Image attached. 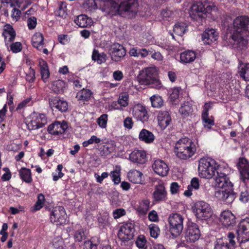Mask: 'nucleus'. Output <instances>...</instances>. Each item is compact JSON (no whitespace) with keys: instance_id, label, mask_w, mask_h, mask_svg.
I'll return each instance as SVG.
<instances>
[{"instance_id":"2","label":"nucleus","mask_w":249,"mask_h":249,"mask_svg":"<svg viewBox=\"0 0 249 249\" xmlns=\"http://www.w3.org/2000/svg\"><path fill=\"white\" fill-rule=\"evenodd\" d=\"M233 187L232 184L231 188L228 187L225 190L216 191L215 196L227 204L231 203L236 197H238L239 200L244 203L249 200V189L245 185H239L235 191Z\"/></svg>"},{"instance_id":"60","label":"nucleus","mask_w":249,"mask_h":249,"mask_svg":"<svg viewBox=\"0 0 249 249\" xmlns=\"http://www.w3.org/2000/svg\"><path fill=\"white\" fill-rule=\"evenodd\" d=\"M37 24V19L35 17H31L27 19V26L29 30L35 29Z\"/></svg>"},{"instance_id":"32","label":"nucleus","mask_w":249,"mask_h":249,"mask_svg":"<svg viewBox=\"0 0 249 249\" xmlns=\"http://www.w3.org/2000/svg\"><path fill=\"white\" fill-rule=\"evenodd\" d=\"M32 45L39 51H41L44 45V37L40 33H35L32 38Z\"/></svg>"},{"instance_id":"6","label":"nucleus","mask_w":249,"mask_h":249,"mask_svg":"<svg viewBox=\"0 0 249 249\" xmlns=\"http://www.w3.org/2000/svg\"><path fill=\"white\" fill-rule=\"evenodd\" d=\"M216 161L210 157H203L199 160L198 167L199 176L204 178L210 179L215 176Z\"/></svg>"},{"instance_id":"45","label":"nucleus","mask_w":249,"mask_h":249,"mask_svg":"<svg viewBox=\"0 0 249 249\" xmlns=\"http://www.w3.org/2000/svg\"><path fill=\"white\" fill-rule=\"evenodd\" d=\"M65 82L61 80L54 81L52 84V89L56 93H60L63 92L65 88Z\"/></svg>"},{"instance_id":"47","label":"nucleus","mask_w":249,"mask_h":249,"mask_svg":"<svg viewBox=\"0 0 249 249\" xmlns=\"http://www.w3.org/2000/svg\"><path fill=\"white\" fill-rule=\"evenodd\" d=\"M56 16L62 18H66L67 16V6L65 2H61L59 5L58 9L55 12Z\"/></svg>"},{"instance_id":"12","label":"nucleus","mask_w":249,"mask_h":249,"mask_svg":"<svg viewBox=\"0 0 249 249\" xmlns=\"http://www.w3.org/2000/svg\"><path fill=\"white\" fill-rule=\"evenodd\" d=\"M201 235L198 225L195 222L188 221L184 237L187 242L195 243L197 241Z\"/></svg>"},{"instance_id":"39","label":"nucleus","mask_w":249,"mask_h":249,"mask_svg":"<svg viewBox=\"0 0 249 249\" xmlns=\"http://www.w3.org/2000/svg\"><path fill=\"white\" fill-rule=\"evenodd\" d=\"M199 181L197 178H193L191 180V183L188 186L187 190L184 192V195L186 196H190L192 195L193 189L198 190L199 188Z\"/></svg>"},{"instance_id":"53","label":"nucleus","mask_w":249,"mask_h":249,"mask_svg":"<svg viewBox=\"0 0 249 249\" xmlns=\"http://www.w3.org/2000/svg\"><path fill=\"white\" fill-rule=\"evenodd\" d=\"M101 139L98 138L96 136L92 135L89 140L84 141L82 144L83 146L87 147L89 145L93 143L98 144L101 142Z\"/></svg>"},{"instance_id":"34","label":"nucleus","mask_w":249,"mask_h":249,"mask_svg":"<svg viewBox=\"0 0 249 249\" xmlns=\"http://www.w3.org/2000/svg\"><path fill=\"white\" fill-rule=\"evenodd\" d=\"M196 58V53L191 50L185 51L180 54V62L183 64L191 63Z\"/></svg>"},{"instance_id":"41","label":"nucleus","mask_w":249,"mask_h":249,"mask_svg":"<svg viewBox=\"0 0 249 249\" xmlns=\"http://www.w3.org/2000/svg\"><path fill=\"white\" fill-rule=\"evenodd\" d=\"M150 201L148 199H143L139 204L136 209L138 214L145 215L146 214L150 208Z\"/></svg>"},{"instance_id":"57","label":"nucleus","mask_w":249,"mask_h":249,"mask_svg":"<svg viewBox=\"0 0 249 249\" xmlns=\"http://www.w3.org/2000/svg\"><path fill=\"white\" fill-rule=\"evenodd\" d=\"M107 115L106 114H102L97 120L98 125L103 128L107 127Z\"/></svg>"},{"instance_id":"50","label":"nucleus","mask_w":249,"mask_h":249,"mask_svg":"<svg viewBox=\"0 0 249 249\" xmlns=\"http://www.w3.org/2000/svg\"><path fill=\"white\" fill-rule=\"evenodd\" d=\"M32 115L34 118H36V122L39 123V126L41 128L47 123V118L44 114L34 113Z\"/></svg>"},{"instance_id":"14","label":"nucleus","mask_w":249,"mask_h":249,"mask_svg":"<svg viewBox=\"0 0 249 249\" xmlns=\"http://www.w3.org/2000/svg\"><path fill=\"white\" fill-rule=\"evenodd\" d=\"M235 239V234L230 232L227 237H223L216 240L214 249H234L236 247Z\"/></svg>"},{"instance_id":"3","label":"nucleus","mask_w":249,"mask_h":249,"mask_svg":"<svg viewBox=\"0 0 249 249\" xmlns=\"http://www.w3.org/2000/svg\"><path fill=\"white\" fill-rule=\"evenodd\" d=\"M197 145L196 142L188 138H182L176 143L175 152L178 158L187 160L195 155Z\"/></svg>"},{"instance_id":"16","label":"nucleus","mask_w":249,"mask_h":249,"mask_svg":"<svg viewBox=\"0 0 249 249\" xmlns=\"http://www.w3.org/2000/svg\"><path fill=\"white\" fill-rule=\"evenodd\" d=\"M103 2V10L111 18L117 15L121 17L120 4L114 0H101Z\"/></svg>"},{"instance_id":"13","label":"nucleus","mask_w":249,"mask_h":249,"mask_svg":"<svg viewBox=\"0 0 249 249\" xmlns=\"http://www.w3.org/2000/svg\"><path fill=\"white\" fill-rule=\"evenodd\" d=\"M67 217L66 211L62 206H55L53 211L50 213V221L56 225L65 224Z\"/></svg>"},{"instance_id":"61","label":"nucleus","mask_w":249,"mask_h":249,"mask_svg":"<svg viewBox=\"0 0 249 249\" xmlns=\"http://www.w3.org/2000/svg\"><path fill=\"white\" fill-rule=\"evenodd\" d=\"M173 13L172 11L168 9H163L161 11L160 15L164 20H169V18H171Z\"/></svg>"},{"instance_id":"33","label":"nucleus","mask_w":249,"mask_h":249,"mask_svg":"<svg viewBox=\"0 0 249 249\" xmlns=\"http://www.w3.org/2000/svg\"><path fill=\"white\" fill-rule=\"evenodd\" d=\"M127 177L130 182L133 183L140 184L142 183V181L143 174L137 170L132 169L128 173Z\"/></svg>"},{"instance_id":"42","label":"nucleus","mask_w":249,"mask_h":249,"mask_svg":"<svg viewBox=\"0 0 249 249\" xmlns=\"http://www.w3.org/2000/svg\"><path fill=\"white\" fill-rule=\"evenodd\" d=\"M45 202V198L44 195L42 193L39 194L37 195V201L34 205L31 207V211L33 213H35L39 211L43 207Z\"/></svg>"},{"instance_id":"51","label":"nucleus","mask_w":249,"mask_h":249,"mask_svg":"<svg viewBox=\"0 0 249 249\" xmlns=\"http://www.w3.org/2000/svg\"><path fill=\"white\" fill-rule=\"evenodd\" d=\"M36 118H34L33 115H31V118L30 121L26 123L27 128L30 130H36L41 128L39 125V123L36 122Z\"/></svg>"},{"instance_id":"26","label":"nucleus","mask_w":249,"mask_h":249,"mask_svg":"<svg viewBox=\"0 0 249 249\" xmlns=\"http://www.w3.org/2000/svg\"><path fill=\"white\" fill-rule=\"evenodd\" d=\"M217 34L215 29H207L202 34V40L205 44H211L217 39Z\"/></svg>"},{"instance_id":"30","label":"nucleus","mask_w":249,"mask_h":249,"mask_svg":"<svg viewBox=\"0 0 249 249\" xmlns=\"http://www.w3.org/2000/svg\"><path fill=\"white\" fill-rule=\"evenodd\" d=\"M139 138L141 141L149 144L154 142L155 137L152 132L143 128L139 133Z\"/></svg>"},{"instance_id":"64","label":"nucleus","mask_w":249,"mask_h":249,"mask_svg":"<svg viewBox=\"0 0 249 249\" xmlns=\"http://www.w3.org/2000/svg\"><path fill=\"white\" fill-rule=\"evenodd\" d=\"M148 219L150 221L153 222H157L159 221V216L155 210H152L148 214Z\"/></svg>"},{"instance_id":"10","label":"nucleus","mask_w":249,"mask_h":249,"mask_svg":"<svg viewBox=\"0 0 249 249\" xmlns=\"http://www.w3.org/2000/svg\"><path fill=\"white\" fill-rule=\"evenodd\" d=\"M156 71L152 67L146 68L138 76V79L139 83L142 85H150L155 84L157 87H160V83L155 77Z\"/></svg>"},{"instance_id":"36","label":"nucleus","mask_w":249,"mask_h":249,"mask_svg":"<svg viewBox=\"0 0 249 249\" xmlns=\"http://www.w3.org/2000/svg\"><path fill=\"white\" fill-rule=\"evenodd\" d=\"M91 58L97 64H102L106 61L107 55L105 53H100L98 50L94 49L92 53Z\"/></svg>"},{"instance_id":"35","label":"nucleus","mask_w":249,"mask_h":249,"mask_svg":"<svg viewBox=\"0 0 249 249\" xmlns=\"http://www.w3.org/2000/svg\"><path fill=\"white\" fill-rule=\"evenodd\" d=\"M20 178L22 181L27 183H30L33 181L31 171L26 167H22L18 171Z\"/></svg>"},{"instance_id":"31","label":"nucleus","mask_w":249,"mask_h":249,"mask_svg":"<svg viewBox=\"0 0 249 249\" xmlns=\"http://www.w3.org/2000/svg\"><path fill=\"white\" fill-rule=\"evenodd\" d=\"M73 233L75 242H81L86 239V230L80 225L75 226Z\"/></svg>"},{"instance_id":"28","label":"nucleus","mask_w":249,"mask_h":249,"mask_svg":"<svg viewBox=\"0 0 249 249\" xmlns=\"http://www.w3.org/2000/svg\"><path fill=\"white\" fill-rule=\"evenodd\" d=\"M2 35L4 37L5 42L6 43L14 41L16 34L13 26L9 24H6L4 26Z\"/></svg>"},{"instance_id":"21","label":"nucleus","mask_w":249,"mask_h":249,"mask_svg":"<svg viewBox=\"0 0 249 249\" xmlns=\"http://www.w3.org/2000/svg\"><path fill=\"white\" fill-rule=\"evenodd\" d=\"M49 105L52 110L65 112L68 109V104L58 97H52L49 99Z\"/></svg>"},{"instance_id":"1","label":"nucleus","mask_w":249,"mask_h":249,"mask_svg":"<svg viewBox=\"0 0 249 249\" xmlns=\"http://www.w3.org/2000/svg\"><path fill=\"white\" fill-rule=\"evenodd\" d=\"M228 33L230 34L229 41L231 44H238L249 37V17L240 16L234 18L228 25Z\"/></svg>"},{"instance_id":"11","label":"nucleus","mask_w":249,"mask_h":249,"mask_svg":"<svg viewBox=\"0 0 249 249\" xmlns=\"http://www.w3.org/2000/svg\"><path fill=\"white\" fill-rule=\"evenodd\" d=\"M193 211L197 218L200 220L209 219L213 213L212 209L210 204L203 201L196 202Z\"/></svg>"},{"instance_id":"44","label":"nucleus","mask_w":249,"mask_h":249,"mask_svg":"<svg viewBox=\"0 0 249 249\" xmlns=\"http://www.w3.org/2000/svg\"><path fill=\"white\" fill-rule=\"evenodd\" d=\"M239 73L241 77L245 81H249V63L240 64Z\"/></svg>"},{"instance_id":"52","label":"nucleus","mask_w":249,"mask_h":249,"mask_svg":"<svg viewBox=\"0 0 249 249\" xmlns=\"http://www.w3.org/2000/svg\"><path fill=\"white\" fill-rule=\"evenodd\" d=\"M148 228L150 236L154 238H158L160 232L159 226L155 224H151L149 225Z\"/></svg>"},{"instance_id":"25","label":"nucleus","mask_w":249,"mask_h":249,"mask_svg":"<svg viewBox=\"0 0 249 249\" xmlns=\"http://www.w3.org/2000/svg\"><path fill=\"white\" fill-rule=\"evenodd\" d=\"M167 192L163 183H160L156 185L153 193L154 201L159 202L164 201L166 199Z\"/></svg>"},{"instance_id":"24","label":"nucleus","mask_w":249,"mask_h":249,"mask_svg":"<svg viewBox=\"0 0 249 249\" xmlns=\"http://www.w3.org/2000/svg\"><path fill=\"white\" fill-rule=\"evenodd\" d=\"M152 168L157 174L161 177L166 176L169 171L167 164L161 160H156L152 165Z\"/></svg>"},{"instance_id":"37","label":"nucleus","mask_w":249,"mask_h":249,"mask_svg":"<svg viewBox=\"0 0 249 249\" xmlns=\"http://www.w3.org/2000/svg\"><path fill=\"white\" fill-rule=\"evenodd\" d=\"M92 94L93 92L90 89L83 88L77 93L76 97L78 100L87 102L90 99Z\"/></svg>"},{"instance_id":"22","label":"nucleus","mask_w":249,"mask_h":249,"mask_svg":"<svg viewBox=\"0 0 249 249\" xmlns=\"http://www.w3.org/2000/svg\"><path fill=\"white\" fill-rule=\"evenodd\" d=\"M133 115L137 120L143 123L148 121L149 117L145 107L140 104H137L134 107Z\"/></svg>"},{"instance_id":"58","label":"nucleus","mask_w":249,"mask_h":249,"mask_svg":"<svg viewBox=\"0 0 249 249\" xmlns=\"http://www.w3.org/2000/svg\"><path fill=\"white\" fill-rule=\"evenodd\" d=\"M10 49L14 53H19L22 50V44L20 42L13 43L10 45Z\"/></svg>"},{"instance_id":"19","label":"nucleus","mask_w":249,"mask_h":249,"mask_svg":"<svg viewBox=\"0 0 249 249\" xmlns=\"http://www.w3.org/2000/svg\"><path fill=\"white\" fill-rule=\"evenodd\" d=\"M112 60L115 62L121 61L126 54V51L124 46L119 43H114L109 50Z\"/></svg>"},{"instance_id":"20","label":"nucleus","mask_w":249,"mask_h":249,"mask_svg":"<svg viewBox=\"0 0 249 249\" xmlns=\"http://www.w3.org/2000/svg\"><path fill=\"white\" fill-rule=\"evenodd\" d=\"M241 179L246 183L249 181V162L244 158H240L237 164Z\"/></svg>"},{"instance_id":"18","label":"nucleus","mask_w":249,"mask_h":249,"mask_svg":"<svg viewBox=\"0 0 249 249\" xmlns=\"http://www.w3.org/2000/svg\"><path fill=\"white\" fill-rule=\"evenodd\" d=\"M68 124L65 121H54L50 124L47 128L48 133L52 135L63 134L68 128Z\"/></svg>"},{"instance_id":"7","label":"nucleus","mask_w":249,"mask_h":249,"mask_svg":"<svg viewBox=\"0 0 249 249\" xmlns=\"http://www.w3.org/2000/svg\"><path fill=\"white\" fill-rule=\"evenodd\" d=\"M215 180L217 186L221 189L220 190H225L227 188H231L232 184L230 180L228 175L229 170L227 165H220L216 163L215 169Z\"/></svg>"},{"instance_id":"43","label":"nucleus","mask_w":249,"mask_h":249,"mask_svg":"<svg viewBox=\"0 0 249 249\" xmlns=\"http://www.w3.org/2000/svg\"><path fill=\"white\" fill-rule=\"evenodd\" d=\"M39 65L40 66L41 78L44 82H46V80L50 76V72L47 63L43 59H41L39 61Z\"/></svg>"},{"instance_id":"29","label":"nucleus","mask_w":249,"mask_h":249,"mask_svg":"<svg viewBox=\"0 0 249 249\" xmlns=\"http://www.w3.org/2000/svg\"><path fill=\"white\" fill-rule=\"evenodd\" d=\"M74 23L81 28L90 27L92 24V20L85 15H80L76 17L74 20Z\"/></svg>"},{"instance_id":"27","label":"nucleus","mask_w":249,"mask_h":249,"mask_svg":"<svg viewBox=\"0 0 249 249\" xmlns=\"http://www.w3.org/2000/svg\"><path fill=\"white\" fill-rule=\"evenodd\" d=\"M171 117L167 111H160L158 115V124L161 129H165L171 122Z\"/></svg>"},{"instance_id":"17","label":"nucleus","mask_w":249,"mask_h":249,"mask_svg":"<svg viewBox=\"0 0 249 249\" xmlns=\"http://www.w3.org/2000/svg\"><path fill=\"white\" fill-rule=\"evenodd\" d=\"M219 221L223 227L231 229L236 223V218L231 211L225 210L221 213Z\"/></svg>"},{"instance_id":"48","label":"nucleus","mask_w":249,"mask_h":249,"mask_svg":"<svg viewBox=\"0 0 249 249\" xmlns=\"http://www.w3.org/2000/svg\"><path fill=\"white\" fill-rule=\"evenodd\" d=\"M201 118L205 127L210 128L214 124V120L209 118V113L202 112Z\"/></svg>"},{"instance_id":"4","label":"nucleus","mask_w":249,"mask_h":249,"mask_svg":"<svg viewBox=\"0 0 249 249\" xmlns=\"http://www.w3.org/2000/svg\"><path fill=\"white\" fill-rule=\"evenodd\" d=\"M135 225L132 222L123 224L118 231L117 236L122 246L130 247L134 242Z\"/></svg>"},{"instance_id":"54","label":"nucleus","mask_w":249,"mask_h":249,"mask_svg":"<svg viewBox=\"0 0 249 249\" xmlns=\"http://www.w3.org/2000/svg\"><path fill=\"white\" fill-rule=\"evenodd\" d=\"M69 81L73 83L75 89H80L82 86L81 79L76 76L72 75V77L70 78Z\"/></svg>"},{"instance_id":"55","label":"nucleus","mask_w":249,"mask_h":249,"mask_svg":"<svg viewBox=\"0 0 249 249\" xmlns=\"http://www.w3.org/2000/svg\"><path fill=\"white\" fill-rule=\"evenodd\" d=\"M111 179L114 184H118L121 182L120 171V170H114L111 172L110 175Z\"/></svg>"},{"instance_id":"23","label":"nucleus","mask_w":249,"mask_h":249,"mask_svg":"<svg viewBox=\"0 0 249 249\" xmlns=\"http://www.w3.org/2000/svg\"><path fill=\"white\" fill-rule=\"evenodd\" d=\"M129 159L132 162L143 164L146 161V153L144 150H134L129 154Z\"/></svg>"},{"instance_id":"49","label":"nucleus","mask_w":249,"mask_h":249,"mask_svg":"<svg viewBox=\"0 0 249 249\" xmlns=\"http://www.w3.org/2000/svg\"><path fill=\"white\" fill-rule=\"evenodd\" d=\"M136 246L139 249H146L147 240L144 235H139L135 242Z\"/></svg>"},{"instance_id":"59","label":"nucleus","mask_w":249,"mask_h":249,"mask_svg":"<svg viewBox=\"0 0 249 249\" xmlns=\"http://www.w3.org/2000/svg\"><path fill=\"white\" fill-rule=\"evenodd\" d=\"M99 1H101V0H88L86 3L87 8L89 10L97 9Z\"/></svg>"},{"instance_id":"5","label":"nucleus","mask_w":249,"mask_h":249,"mask_svg":"<svg viewBox=\"0 0 249 249\" xmlns=\"http://www.w3.org/2000/svg\"><path fill=\"white\" fill-rule=\"evenodd\" d=\"M216 7L208 0H200L193 4L191 6L190 15L196 19L205 18L207 14L216 10Z\"/></svg>"},{"instance_id":"9","label":"nucleus","mask_w":249,"mask_h":249,"mask_svg":"<svg viewBox=\"0 0 249 249\" xmlns=\"http://www.w3.org/2000/svg\"><path fill=\"white\" fill-rule=\"evenodd\" d=\"M183 217L178 213L171 214L168 218L169 231L174 238L178 237L183 229Z\"/></svg>"},{"instance_id":"63","label":"nucleus","mask_w":249,"mask_h":249,"mask_svg":"<svg viewBox=\"0 0 249 249\" xmlns=\"http://www.w3.org/2000/svg\"><path fill=\"white\" fill-rule=\"evenodd\" d=\"M96 244H93L90 240L85 241L83 244V249H97Z\"/></svg>"},{"instance_id":"62","label":"nucleus","mask_w":249,"mask_h":249,"mask_svg":"<svg viewBox=\"0 0 249 249\" xmlns=\"http://www.w3.org/2000/svg\"><path fill=\"white\" fill-rule=\"evenodd\" d=\"M35 71L34 69H30L28 73L26 74V80L30 83L34 82L35 80Z\"/></svg>"},{"instance_id":"40","label":"nucleus","mask_w":249,"mask_h":249,"mask_svg":"<svg viewBox=\"0 0 249 249\" xmlns=\"http://www.w3.org/2000/svg\"><path fill=\"white\" fill-rule=\"evenodd\" d=\"M188 30V25L184 22H178L173 28L175 34L179 36H183Z\"/></svg>"},{"instance_id":"15","label":"nucleus","mask_w":249,"mask_h":249,"mask_svg":"<svg viewBox=\"0 0 249 249\" xmlns=\"http://www.w3.org/2000/svg\"><path fill=\"white\" fill-rule=\"evenodd\" d=\"M236 232L239 242L245 243L249 241V217L240 221Z\"/></svg>"},{"instance_id":"38","label":"nucleus","mask_w":249,"mask_h":249,"mask_svg":"<svg viewBox=\"0 0 249 249\" xmlns=\"http://www.w3.org/2000/svg\"><path fill=\"white\" fill-rule=\"evenodd\" d=\"M193 111V105L192 103L189 102H186L182 104L179 109V112L183 117H188L191 115Z\"/></svg>"},{"instance_id":"56","label":"nucleus","mask_w":249,"mask_h":249,"mask_svg":"<svg viewBox=\"0 0 249 249\" xmlns=\"http://www.w3.org/2000/svg\"><path fill=\"white\" fill-rule=\"evenodd\" d=\"M126 214V211L123 208H117L112 212V215L114 219H119Z\"/></svg>"},{"instance_id":"46","label":"nucleus","mask_w":249,"mask_h":249,"mask_svg":"<svg viewBox=\"0 0 249 249\" xmlns=\"http://www.w3.org/2000/svg\"><path fill=\"white\" fill-rule=\"evenodd\" d=\"M152 107L155 108H160L163 105V101L161 96L154 95L150 98Z\"/></svg>"},{"instance_id":"8","label":"nucleus","mask_w":249,"mask_h":249,"mask_svg":"<svg viewBox=\"0 0 249 249\" xmlns=\"http://www.w3.org/2000/svg\"><path fill=\"white\" fill-rule=\"evenodd\" d=\"M119 4L121 17L127 18L135 17L138 11V0H122Z\"/></svg>"}]
</instances>
